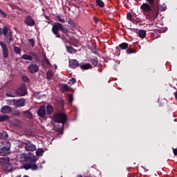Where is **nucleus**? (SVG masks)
<instances>
[{"label":"nucleus","instance_id":"f257e3e1","mask_svg":"<svg viewBox=\"0 0 177 177\" xmlns=\"http://www.w3.org/2000/svg\"><path fill=\"white\" fill-rule=\"evenodd\" d=\"M140 9L142 12L147 13V17L150 21H154L158 15V10H155L154 11L149 3H142L140 6Z\"/></svg>","mask_w":177,"mask_h":177},{"label":"nucleus","instance_id":"f03ea898","mask_svg":"<svg viewBox=\"0 0 177 177\" xmlns=\"http://www.w3.org/2000/svg\"><path fill=\"white\" fill-rule=\"evenodd\" d=\"M24 145H25V149L26 151H28V153H24V158L26 162H28L32 158V151H35L37 147L33 143H31L30 140H28L26 142H24Z\"/></svg>","mask_w":177,"mask_h":177},{"label":"nucleus","instance_id":"7ed1b4c3","mask_svg":"<svg viewBox=\"0 0 177 177\" xmlns=\"http://www.w3.org/2000/svg\"><path fill=\"white\" fill-rule=\"evenodd\" d=\"M59 31L62 32V33L67 34L68 33V30L66 29V28H64L62 24H60L59 22H56L54 24L52 28V32L57 37V38H61V35L59 33Z\"/></svg>","mask_w":177,"mask_h":177},{"label":"nucleus","instance_id":"20e7f679","mask_svg":"<svg viewBox=\"0 0 177 177\" xmlns=\"http://www.w3.org/2000/svg\"><path fill=\"white\" fill-rule=\"evenodd\" d=\"M2 34H3L4 39L7 44H10L13 41V35L9 26H6L3 28Z\"/></svg>","mask_w":177,"mask_h":177},{"label":"nucleus","instance_id":"39448f33","mask_svg":"<svg viewBox=\"0 0 177 177\" xmlns=\"http://www.w3.org/2000/svg\"><path fill=\"white\" fill-rule=\"evenodd\" d=\"M53 120L57 123H62V129H64V123L67 122V115L63 112H58L53 115Z\"/></svg>","mask_w":177,"mask_h":177},{"label":"nucleus","instance_id":"423d86ee","mask_svg":"<svg viewBox=\"0 0 177 177\" xmlns=\"http://www.w3.org/2000/svg\"><path fill=\"white\" fill-rule=\"evenodd\" d=\"M128 48H129V44H127V42H122V44H120L118 46L115 47V49L119 52H121V50H124L127 49V55H131L132 53H136L134 49H131V48L128 49Z\"/></svg>","mask_w":177,"mask_h":177},{"label":"nucleus","instance_id":"0eeeda50","mask_svg":"<svg viewBox=\"0 0 177 177\" xmlns=\"http://www.w3.org/2000/svg\"><path fill=\"white\" fill-rule=\"evenodd\" d=\"M10 153V142H6V146L0 149V156H9Z\"/></svg>","mask_w":177,"mask_h":177},{"label":"nucleus","instance_id":"6e6552de","mask_svg":"<svg viewBox=\"0 0 177 177\" xmlns=\"http://www.w3.org/2000/svg\"><path fill=\"white\" fill-rule=\"evenodd\" d=\"M0 46H1L3 51V57L4 59H7L8 56H9V50L8 49V46L3 41H0Z\"/></svg>","mask_w":177,"mask_h":177},{"label":"nucleus","instance_id":"1a4fd4ad","mask_svg":"<svg viewBox=\"0 0 177 177\" xmlns=\"http://www.w3.org/2000/svg\"><path fill=\"white\" fill-rule=\"evenodd\" d=\"M24 22L28 26H35V21L34 18H32L31 15H27Z\"/></svg>","mask_w":177,"mask_h":177},{"label":"nucleus","instance_id":"9d476101","mask_svg":"<svg viewBox=\"0 0 177 177\" xmlns=\"http://www.w3.org/2000/svg\"><path fill=\"white\" fill-rule=\"evenodd\" d=\"M37 115L40 118H45L46 115V109L45 105H40L37 110Z\"/></svg>","mask_w":177,"mask_h":177},{"label":"nucleus","instance_id":"9b49d317","mask_svg":"<svg viewBox=\"0 0 177 177\" xmlns=\"http://www.w3.org/2000/svg\"><path fill=\"white\" fill-rule=\"evenodd\" d=\"M28 71H29L30 73H36L37 72H39V68L36 64H30L28 66Z\"/></svg>","mask_w":177,"mask_h":177},{"label":"nucleus","instance_id":"f8f14e48","mask_svg":"<svg viewBox=\"0 0 177 177\" xmlns=\"http://www.w3.org/2000/svg\"><path fill=\"white\" fill-rule=\"evenodd\" d=\"M12 102L13 104H15V106H18V107H22L23 106V99H19V100H7V104H12Z\"/></svg>","mask_w":177,"mask_h":177},{"label":"nucleus","instance_id":"ddd939ff","mask_svg":"<svg viewBox=\"0 0 177 177\" xmlns=\"http://www.w3.org/2000/svg\"><path fill=\"white\" fill-rule=\"evenodd\" d=\"M68 65L72 69H75L78 66H80V64L77 59H69Z\"/></svg>","mask_w":177,"mask_h":177},{"label":"nucleus","instance_id":"4468645a","mask_svg":"<svg viewBox=\"0 0 177 177\" xmlns=\"http://www.w3.org/2000/svg\"><path fill=\"white\" fill-rule=\"evenodd\" d=\"M127 18L129 21H131V22H133V24H136V23L140 21V19H139V18H137L136 19L135 18H133L131 12H130L127 13Z\"/></svg>","mask_w":177,"mask_h":177},{"label":"nucleus","instance_id":"2eb2a0df","mask_svg":"<svg viewBox=\"0 0 177 177\" xmlns=\"http://www.w3.org/2000/svg\"><path fill=\"white\" fill-rule=\"evenodd\" d=\"M3 163H4L3 170L7 171V172H10V171H12L13 167H12V165H10V163H9V158H8V162L5 161Z\"/></svg>","mask_w":177,"mask_h":177},{"label":"nucleus","instance_id":"dca6fc26","mask_svg":"<svg viewBox=\"0 0 177 177\" xmlns=\"http://www.w3.org/2000/svg\"><path fill=\"white\" fill-rule=\"evenodd\" d=\"M12 112V107L9 106H4L1 109V113L2 114H9V113Z\"/></svg>","mask_w":177,"mask_h":177},{"label":"nucleus","instance_id":"f3484780","mask_svg":"<svg viewBox=\"0 0 177 177\" xmlns=\"http://www.w3.org/2000/svg\"><path fill=\"white\" fill-rule=\"evenodd\" d=\"M46 110L47 112V115H52V113L55 111V108H54L53 105H52V104H47L46 106Z\"/></svg>","mask_w":177,"mask_h":177},{"label":"nucleus","instance_id":"a211bd4d","mask_svg":"<svg viewBox=\"0 0 177 177\" xmlns=\"http://www.w3.org/2000/svg\"><path fill=\"white\" fill-rule=\"evenodd\" d=\"M36 159H32L31 162H30V169L32 170H37L38 169V166L37 165H36Z\"/></svg>","mask_w":177,"mask_h":177},{"label":"nucleus","instance_id":"6ab92c4d","mask_svg":"<svg viewBox=\"0 0 177 177\" xmlns=\"http://www.w3.org/2000/svg\"><path fill=\"white\" fill-rule=\"evenodd\" d=\"M6 96H7V97H16L17 94L10 90H7L6 92Z\"/></svg>","mask_w":177,"mask_h":177},{"label":"nucleus","instance_id":"aec40b11","mask_svg":"<svg viewBox=\"0 0 177 177\" xmlns=\"http://www.w3.org/2000/svg\"><path fill=\"white\" fill-rule=\"evenodd\" d=\"M80 67L81 69L87 70L92 68V65L90 63L83 64L82 65H80Z\"/></svg>","mask_w":177,"mask_h":177},{"label":"nucleus","instance_id":"412c9836","mask_svg":"<svg viewBox=\"0 0 177 177\" xmlns=\"http://www.w3.org/2000/svg\"><path fill=\"white\" fill-rule=\"evenodd\" d=\"M138 35L140 38H145L147 35L146 30H142V29H140L138 32Z\"/></svg>","mask_w":177,"mask_h":177},{"label":"nucleus","instance_id":"4be33fe9","mask_svg":"<svg viewBox=\"0 0 177 177\" xmlns=\"http://www.w3.org/2000/svg\"><path fill=\"white\" fill-rule=\"evenodd\" d=\"M95 5L102 8H104L105 6L104 2H103L102 0H95Z\"/></svg>","mask_w":177,"mask_h":177},{"label":"nucleus","instance_id":"5701e85b","mask_svg":"<svg viewBox=\"0 0 177 177\" xmlns=\"http://www.w3.org/2000/svg\"><path fill=\"white\" fill-rule=\"evenodd\" d=\"M10 117L8 115H0V122H5V121H8Z\"/></svg>","mask_w":177,"mask_h":177},{"label":"nucleus","instance_id":"b1692460","mask_svg":"<svg viewBox=\"0 0 177 177\" xmlns=\"http://www.w3.org/2000/svg\"><path fill=\"white\" fill-rule=\"evenodd\" d=\"M17 96H23V86L19 87L15 92Z\"/></svg>","mask_w":177,"mask_h":177},{"label":"nucleus","instance_id":"393cba45","mask_svg":"<svg viewBox=\"0 0 177 177\" xmlns=\"http://www.w3.org/2000/svg\"><path fill=\"white\" fill-rule=\"evenodd\" d=\"M90 61L95 66H97L98 65L99 61L97 57L91 58Z\"/></svg>","mask_w":177,"mask_h":177},{"label":"nucleus","instance_id":"a878e982","mask_svg":"<svg viewBox=\"0 0 177 177\" xmlns=\"http://www.w3.org/2000/svg\"><path fill=\"white\" fill-rule=\"evenodd\" d=\"M66 50L68 53H76L77 50L73 46H66Z\"/></svg>","mask_w":177,"mask_h":177},{"label":"nucleus","instance_id":"bb28decb","mask_svg":"<svg viewBox=\"0 0 177 177\" xmlns=\"http://www.w3.org/2000/svg\"><path fill=\"white\" fill-rule=\"evenodd\" d=\"M24 116H26L27 118H28L29 119H30L31 118H32V112H30V111H25L24 112Z\"/></svg>","mask_w":177,"mask_h":177},{"label":"nucleus","instance_id":"cd10ccee","mask_svg":"<svg viewBox=\"0 0 177 177\" xmlns=\"http://www.w3.org/2000/svg\"><path fill=\"white\" fill-rule=\"evenodd\" d=\"M44 153V150L43 149H38L36 151V156H42Z\"/></svg>","mask_w":177,"mask_h":177},{"label":"nucleus","instance_id":"c85d7f7f","mask_svg":"<svg viewBox=\"0 0 177 177\" xmlns=\"http://www.w3.org/2000/svg\"><path fill=\"white\" fill-rule=\"evenodd\" d=\"M46 76H47V80H51L53 76V73L52 71H48L47 73H46Z\"/></svg>","mask_w":177,"mask_h":177},{"label":"nucleus","instance_id":"c756f323","mask_svg":"<svg viewBox=\"0 0 177 177\" xmlns=\"http://www.w3.org/2000/svg\"><path fill=\"white\" fill-rule=\"evenodd\" d=\"M57 18L59 22H66V19H64L63 15L61 14H58V15H57Z\"/></svg>","mask_w":177,"mask_h":177},{"label":"nucleus","instance_id":"7c9ffc66","mask_svg":"<svg viewBox=\"0 0 177 177\" xmlns=\"http://www.w3.org/2000/svg\"><path fill=\"white\" fill-rule=\"evenodd\" d=\"M24 60H30L32 61L33 60L32 56L30 55H24Z\"/></svg>","mask_w":177,"mask_h":177},{"label":"nucleus","instance_id":"2f4dec72","mask_svg":"<svg viewBox=\"0 0 177 177\" xmlns=\"http://www.w3.org/2000/svg\"><path fill=\"white\" fill-rule=\"evenodd\" d=\"M73 100H74L73 95L72 93H70L68 95V102L70 103V104L73 103Z\"/></svg>","mask_w":177,"mask_h":177},{"label":"nucleus","instance_id":"473e14b6","mask_svg":"<svg viewBox=\"0 0 177 177\" xmlns=\"http://www.w3.org/2000/svg\"><path fill=\"white\" fill-rule=\"evenodd\" d=\"M28 43L30 44V45L32 47L35 46V41L34 38H30L28 39Z\"/></svg>","mask_w":177,"mask_h":177},{"label":"nucleus","instance_id":"72a5a7b5","mask_svg":"<svg viewBox=\"0 0 177 177\" xmlns=\"http://www.w3.org/2000/svg\"><path fill=\"white\" fill-rule=\"evenodd\" d=\"M5 161L8 162L9 158H0V164H3V162H5Z\"/></svg>","mask_w":177,"mask_h":177},{"label":"nucleus","instance_id":"f704fd0d","mask_svg":"<svg viewBox=\"0 0 177 177\" xmlns=\"http://www.w3.org/2000/svg\"><path fill=\"white\" fill-rule=\"evenodd\" d=\"M24 169H26V170L31 169V163H26L25 165H24Z\"/></svg>","mask_w":177,"mask_h":177},{"label":"nucleus","instance_id":"c9c22d12","mask_svg":"<svg viewBox=\"0 0 177 177\" xmlns=\"http://www.w3.org/2000/svg\"><path fill=\"white\" fill-rule=\"evenodd\" d=\"M167 5H165V3H164L163 5H162L160 8V10L161 12H165V10H167Z\"/></svg>","mask_w":177,"mask_h":177},{"label":"nucleus","instance_id":"e433bc0d","mask_svg":"<svg viewBox=\"0 0 177 177\" xmlns=\"http://www.w3.org/2000/svg\"><path fill=\"white\" fill-rule=\"evenodd\" d=\"M63 92H66L67 91H69V86L67 84L64 85L63 88H62Z\"/></svg>","mask_w":177,"mask_h":177},{"label":"nucleus","instance_id":"4c0bfd02","mask_svg":"<svg viewBox=\"0 0 177 177\" xmlns=\"http://www.w3.org/2000/svg\"><path fill=\"white\" fill-rule=\"evenodd\" d=\"M28 91H27V86L26 84H24V96H26L27 95Z\"/></svg>","mask_w":177,"mask_h":177},{"label":"nucleus","instance_id":"58836bf2","mask_svg":"<svg viewBox=\"0 0 177 177\" xmlns=\"http://www.w3.org/2000/svg\"><path fill=\"white\" fill-rule=\"evenodd\" d=\"M14 50L15 53H18L19 55L20 52H21V50H20V48L19 47H15Z\"/></svg>","mask_w":177,"mask_h":177},{"label":"nucleus","instance_id":"ea45409f","mask_svg":"<svg viewBox=\"0 0 177 177\" xmlns=\"http://www.w3.org/2000/svg\"><path fill=\"white\" fill-rule=\"evenodd\" d=\"M91 50L92 53H94L95 55H97V53H98L96 48H95V47L91 48Z\"/></svg>","mask_w":177,"mask_h":177},{"label":"nucleus","instance_id":"a19ab883","mask_svg":"<svg viewBox=\"0 0 177 177\" xmlns=\"http://www.w3.org/2000/svg\"><path fill=\"white\" fill-rule=\"evenodd\" d=\"M32 56L34 57L35 60L39 61V57L36 55V53H32Z\"/></svg>","mask_w":177,"mask_h":177},{"label":"nucleus","instance_id":"79ce46f5","mask_svg":"<svg viewBox=\"0 0 177 177\" xmlns=\"http://www.w3.org/2000/svg\"><path fill=\"white\" fill-rule=\"evenodd\" d=\"M0 13L1 15V16L3 17H6L8 15H6V13L5 12H3V10H2V9L0 8Z\"/></svg>","mask_w":177,"mask_h":177},{"label":"nucleus","instance_id":"37998d69","mask_svg":"<svg viewBox=\"0 0 177 177\" xmlns=\"http://www.w3.org/2000/svg\"><path fill=\"white\" fill-rule=\"evenodd\" d=\"M68 24H69V25H71L73 27L75 26V24L74 21H73V19H69Z\"/></svg>","mask_w":177,"mask_h":177},{"label":"nucleus","instance_id":"c03bdc74","mask_svg":"<svg viewBox=\"0 0 177 177\" xmlns=\"http://www.w3.org/2000/svg\"><path fill=\"white\" fill-rule=\"evenodd\" d=\"M13 115H20V111L17 110L12 112Z\"/></svg>","mask_w":177,"mask_h":177},{"label":"nucleus","instance_id":"a18cd8bd","mask_svg":"<svg viewBox=\"0 0 177 177\" xmlns=\"http://www.w3.org/2000/svg\"><path fill=\"white\" fill-rule=\"evenodd\" d=\"M75 82H76V80L74 77H72L69 80V84H75Z\"/></svg>","mask_w":177,"mask_h":177},{"label":"nucleus","instance_id":"49530a36","mask_svg":"<svg viewBox=\"0 0 177 177\" xmlns=\"http://www.w3.org/2000/svg\"><path fill=\"white\" fill-rule=\"evenodd\" d=\"M24 82H30V79L27 76H24Z\"/></svg>","mask_w":177,"mask_h":177},{"label":"nucleus","instance_id":"de8ad7c7","mask_svg":"<svg viewBox=\"0 0 177 177\" xmlns=\"http://www.w3.org/2000/svg\"><path fill=\"white\" fill-rule=\"evenodd\" d=\"M93 21L95 24H97L99 18H97V17H93Z\"/></svg>","mask_w":177,"mask_h":177},{"label":"nucleus","instance_id":"09e8293b","mask_svg":"<svg viewBox=\"0 0 177 177\" xmlns=\"http://www.w3.org/2000/svg\"><path fill=\"white\" fill-rule=\"evenodd\" d=\"M106 13L109 15V14H112L113 12L111 11V10H108L107 11H106Z\"/></svg>","mask_w":177,"mask_h":177},{"label":"nucleus","instance_id":"8fccbe9b","mask_svg":"<svg viewBox=\"0 0 177 177\" xmlns=\"http://www.w3.org/2000/svg\"><path fill=\"white\" fill-rule=\"evenodd\" d=\"M61 38H62V39L63 40V41H67V39L66 38V37L65 36H61Z\"/></svg>","mask_w":177,"mask_h":177},{"label":"nucleus","instance_id":"3c124183","mask_svg":"<svg viewBox=\"0 0 177 177\" xmlns=\"http://www.w3.org/2000/svg\"><path fill=\"white\" fill-rule=\"evenodd\" d=\"M46 62L48 64V65H50V62L48 58L46 59Z\"/></svg>","mask_w":177,"mask_h":177},{"label":"nucleus","instance_id":"603ef678","mask_svg":"<svg viewBox=\"0 0 177 177\" xmlns=\"http://www.w3.org/2000/svg\"><path fill=\"white\" fill-rule=\"evenodd\" d=\"M174 156H177V149H174Z\"/></svg>","mask_w":177,"mask_h":177},{"label":"nucleus","instance_id":"864d4df0","mask_svg":"<svg viewBox=\"0 0 177 177\" xmlns=\"http://www.w3.org/2000/svg\"><path fill=\"white\" fill-rule=\"evenodd\" d=\"M174 95H175V97H176V99L177 100V91L176 92H174Z\"/></svg>","mask_w":177,"mask_h":177},{"label":"nucleus","instance_id":"5fc2aeb1","mask_svg":"<svg viewBox=\"0 0 177 177\" xmlns=\"http://www.w3.org/2000/svg\"><path fill=\"white\" fill-rule=\"evenodd\" d=\"M3 134L5 135L6 138H8V133L4 132Z\"/></svg>","mask_w":177,"mask_h":177},{"label":"nucleus","instance_id":"6e6d98bb","mask_svg":"<svg viewBox=\"0 0 177 177\" xmlns=\"http://www.w3.org/2000/svg\"><path fill=\"white\" fill-rule=\"evenodd\" d=\"M0 35H2V28H0Z\"/></svg>","mask_w":177,"mask_h":177},{"label":"nucleus","instance_id":"4d7b16f0","mask_svg":"<svg viewBox=\"0 0 177 177\" xmlns=\"http://www.w3.org/2000/svg\"><path fill=\"white\" fill-rule=\"evenodd\" d=\"M26 102V99L24 98V106H25Z\"/></svg>","mask_w":177,"mask_h":177},{"label":"nucleus","instance_id":"13d9d810","mask_svg":"<svg viewBox=\"0 0 177 177\" xmlns=\"http://www.w3.org/2000/svg\"><path fill=\"white\" fill-rule=\"evenodd\" d=\"M76 177H83L82 174H80L79 176H77Z\"/></svg>","mask_w":177,"mask_h":177},{"label":"nucleus","instance_id":"bf43d9fd","mask_svg":"<svg viewBox=\"0 0 177 177\" xmlns=\"http://www.w3.org/2000/svg\"><path fill=\"white\" fill-rule=\"evenodd\" d=\"M24 177H28V176H24Z\"/></svg>","mask_w":177,"mask_h":177},{"label":"nucleus","instance_id":"052dcab7","mask_svg":"<svg viewBox=\"0 0 177 177\" xmlns=\"http://www.w3.org/2000/svg\"><path fill=\"white\" fill-rule=\"evenodd\" d=\"M100 72H102V71H101V70H100Z\"/></svg>","mask_w":177,"mask_h":177},{"label":"nucleus","instance_id":"680f3d73","mask_svg":"<svg viewBox=\"0 0 177 177\" xmlns=\"http://www.w3.org/2000/svg\"><path fill=\"white\" fill-rule=\"evenodd\" d=\"M0 21H1V19H0Z\"/></svg>","mask_w":177,"mask_h":177}]
</instances>
